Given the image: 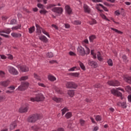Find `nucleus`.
<instances>
[{
	"label": "nucleus",
	"mask_w": 131,
	"mask_h": 131,
	"mask_svg": "<svg viewBox=\"0 0 131 131\" xmlns=\"http://www.w3.org/2000/svg\"><path fill=\"white\" fill-rule=\"evenodd\" d=\"M68 95H69L70 97H73L74 96V91L72 90H69L68 92Z\"/></svg>",
	"instance_id": "36"
},
{
	"label": "nucleus",
	"mask_w": 131,
	"mask_h": 131,
	"mask_svg": "<svg viewBox=\"0 0 131 131\" xmlns=\"http://www.w3.org/2000/svg\"><path fill=\"white\" fill-rule=\"evenodd\" d=\"M31 129L34 131H40V129H42V127L40 129L38 126L35 125L31 127Z\"/></svg>",
	"instance_id": "22"
},
{
	"label": "nucleus",
	"mask_w": 131,
	"mask_h": 131,
	"mask_svg": "<svg viewBox=\"0 0 131 131\" xmlns=\"http://www.w3.org/2000/svg\"><path fill=\"white\" fill-rule=\"evenodd\" d=\"M90 53V48H88L87 47H85V55H89Z\"/></svg>",
	"instance_id": "47"
},
{
	"label": "nucleus",
	"mask_w": 131,
	"mask_h": 131,
	"mask_svg": "<svg viewBox=\"0 0 131 131\" xmlns=\"http://www.w3.org/2000/svg\"><path fill=\"white\" fill-rule=\"evenodd\" d=\"M28 111V106H23L19 109L20 113H25Z\"/></svg>",
	"instance_id": "14"
},
{
	"label": "nucleus",
	"mask_w": 131,
	"mask_h": 131,
	"mask_svg": "<svg viewBox=\"0 0 131 131\" xmlns=\"http://www.w3.org/2000/svg\"><path fill=\"white\" fill-rule=\"evenodd\" d=\"M39 38L40 40L43 41L44 42H47V41H48V38L44 35L40 36Z\"/></svg>",
	"instance_id": "23"
},
{
	"label": "nucleus",
	"mask_w": 131,
	"mask_h": 131,
	"mask_svg": "<svg viewBox=\"0 0 131 131\" xmlns=\"http://www.w3.org/2000/svg\"><path fill=\"white\" fill-rule=\"evenodd\" d=\"M96 35H92L90 36L89 37V40H90V42H93V41H94V40H95V39H96Z\"/></svg>",
	"instance_id": "26"
},
{
	"label": "nucleus",
	"mask_w": 131,
	"mask_h": 131,
	"mask_svg": "<svg viewBox=\"0 0 131 131\" xmlns=\"http://www.w3.org/2000/svg\"><path fill=\"white\" fill-rule=\"evenodd\" d=\"M53 100L55 101V102H56V103H60V102L62 101V99L56 97H53Z\"/></svg>",
	"instance_id": "24"
},
{
	"label": "nucleus",
	"mask_w": 131,
	"mask_h": 131,
	"mask_svg": "<svg viewBox=\"0 0 131 131\" xmlns=\"http://www.w3.org/2000/svg\"><path fill=\"white\" fill-rule=\"evenodd\" d=\"M122 58L123 62H124L125 63H127V62H128V60H127V57H126L125 55H123Z\"/></svg>",
	"instance_id": "43"
},
{
	"label": "nucleus",
	"mask_w": 131,
	"mask_h": 131,
	"mask_svg": "<svg viewBox=\"0 0 131 131\" xmlns=\"http://www.w3.org/2000/svg\"><path fill=\"white\" fill-rule=\"evenodd\" d=\"M72 116V113L71 112H68L65 115V117L67 118V119H69Z\"/></svg>",
	"instance_id": "34"
},
{
	"label": "nucleus",
	"mask_w": 131,
	"mask_h": 131,
	"mask_svg": "<svg viewBox=\"0 0 131 131\" xmlns=\"http://www.w3.org/2000/svg\"><path fill=\"white\" fill-rule=\"evenodd\" d=\"M67 111H68V109L66 107H64L63 109L61 110L62 115H64V114L67 112Z\"/></svg>",
	"instance_id": "48"
},
{
	"label": "nucleus",
	"mask_w": 131,
	"mask_h": 131,
	"mask_svg": "<svg viewBox=\"0 0 131 131\" xmlns=\"http://www.w3.org/2000/svg\"><path fill=\"white\" fill-rule=\"evenodd\" d=\"M8 58L9 60H13V55L11 54H8Z\"/></svg>",
	"instance_id": "59"
},
{
	"label": "nucleus",
	"mask_w": 131,
	"mask_h": 131,
	"mask_svg": "<svg viewBox=\"0 0 131 131\" xmlns=\"http://www.w3.org/2000/svg\"><path fill=\"white\" fill-rule=\"evenodd\" d=\"M7 68L10 74H12L13 75H18V74H19V72L15 68L12 66H8Z\"/></svg>",
	"instance_id": "5"
},
{
	"label": "nucleus",
	"mask_w": 131,
	"mask_h": 131,
	"mask_svg": "<svg viewBox=\"0 0 131 131\" xmlns=\"http://www.w3.org/2000/svg\"><path fill=\"white\" fill-rule=\"evenodd\" d=\"M79 64L80 67L81 68V69H82V70H85V67H84L83 63H82L81 62H79Z\"/></svg>",
	"instance_id": "42"
},
{
	"label": "nucleus",
	"mask_w": 131,
	"mask_h": 131,
	"mask_svg": "<svg viewBox=\"0 0 131 131\" xmlns=\"http://www.w3.org/2000/svg\"><path fill=\"white\" fill-rule=\"evenodd\" d=\"M89 64L92 67H94V68H96L98 66V63H97V62L94 61H89Z\"/></svg>",
	"instance_id": "17"
},
{
	"label": "nucleus",
	"mask_w": 131,
	"mask_h": 131,
	"mask_svg": "<svg viewBox=\"0 0 131 131\" xmlns=\"http://www.w3.org/2000/svg\"><path fill=\"white\" fill-rule=\"evenodd\" d=\"M127 98H128V102H131V95H129Z\"/></svg>",
	"instance_id": "64"
},
{
	"label": "nucleus",
	"mask_w": 131,
	"mask_h": 131,
	"mask_svg": "<svg viewBox=\"0 0 131 131\" xmlns=\"http://www.w3.org/2000/svg\"><path fill=\"white\" fill-rule=\"evenodd\" d=\"M80 123L81 125L83 126L84 125V123H85V121L82 119H80Z\"/></svg>",
	"instance_id": "56"
},
{
	"label": "nucleus",
	"mask_w": 131,
	"mask_h": 131,
	"mask_svg": "<svg viewBox=\"0 0 131 131\" xmlns=\"http://www.w3.org/2000/svg\"><path fill=\"white\" fill-rule=\"evenodd\" d=\"M89 24L90 25H94L95 24H97V21L95 19H92V20L89 22Z\"/></svg>",
	"instance_id": "44"
},
{
	"label": "nucleus",
	"mask_w": 131,
	"mask_h": 131,
	"mask_svg": "<svg viewBox=\"0 0 131 131\" xmlns=\"http://www.w3.org/2000/svg\"><path fill=\"white\" fill-rule=\"evenodd\" d=\"M70 75L71 76H74V77H78L79 74L78 73H70Z\"/></svg>",
	"instance_id": "32"
},
{
	"label": "nucleus",
	"mask_w": 131,
	"mask_h": 131,
	"mask_svg": "<svg viewBox=\"0 0 131 131\" xmlns=\"http://www.w3.org/2000/svg\"><path fill=\"white\" fill-rule=\"evenodd\" d=\"M107 64H108L109 66H113V61H112V59H108L107 60Z\"/></svg>",
	"instance_id": "46"
},
{
	"label": "nucleus",
	"mask_w": 131,
	"mask_h": 131,
	"mask_svg": "<svg viewBox=\"0 0 131 131\" xmlns=\"http://www.w3.org/2000/svg\"><path fill=\"white\" fill-rule=\"evenodd\" d=\"M66 86L67 89H76L77 85L73 82H67Z\"/></svg>",
	"instance_id": "6"
},
{
	"label": "nucleus",
	"mask_w": 131,
	"mask_h": 131,
	"mask_svg": "<svg viewBox=\"0 0 131 131\" xmlns=\"http://www.w3.org/2000/svg\"><path fill=\"white\" fill-rule=\"evenodd\" d=\"M72 23L74 25H80L81 24V21L80 20H74V21H72Z\"/></svg>",
	"instance_id": "31"
},
{
	"label": "nucleus",
	"mask_w": 131,
	"mask_h": 131,
	"mask_svg": "<svg viewBox=\"0 0 131 131\" xmlns=\"http://www.w3.org/2000/svg\"><path fill=\"white\" fill-rule=\"evenodd\" d=\"M38 8H39L40 9H43V5L41 4H37Z\"/></svg>",
	"instance_id": "58"
},
{
	"label": "nucleus",
	"mask_w": 131,
	"mask_h": 131,
	"mask_svg": "<svg viewBox=\"0 0 131 131\" xmlns=\"http://www.w3.org/2000/svg\"><path fill=\"white\" fill-rule=\"evenodd\" d=\"M125 91L129 94H131V88L129 86H127L125 88Z\"/></svg>",
	"instance_id": "41"
},
{
	"label": "nucleus",
	"mask_w": 131,
	"mask_h": 131,
	"mask_svg": "<svg viewBox=\"0 0 131 131\" xmlns=\"http://www.w3.org/2000/svg\"><path fill=\"white\" fill-rule=\"evenodd\" d=\"M111 93L114 95V96H118V97H121V96H122V94L117 90L113 89L111 90Z\"/></svg>",
	"instance_id": "11"
},
{
	"label": "nucleus",
	"mask_w": 131,
	"mask_h": 131,
	"mask_svg": "<svg viewBox=\"0 0 131 131\" xmlns=\"http://www.w3.org/2000/svg\"><path fill=\"white\" fill-rule=\"evenodd\" d=\"M11 29L10 28L5 29L4 30H0V35H1V36H4V37L8 38L9 35H6L3 33H6V34H10V33H11Z\"/></svg>",
	"instance_id": "3"
},
{
	"label": "nucleus",
	"mask_w": 131,
	"mask_h": 131,
	"mask_svg": "<svg viewBox=\"0 0 131 131\" xmlns=\"http://www.w3.org/2000/svg\"><path fill=\"white\" fill-rule=\"evenodd\" d=\"M107 83L109 85H112L113 86H118V85H119L120 84L119 82L115 80L109 81L108 82H107Z\"/></svg>",
	"instance_id": "8"
},
{
	"label": "nucleus",
	"mask_w": 131,
	"mask_h": 131,
	"mask_svg": "<svg viewBox=\"0 0 131 131\" xmlns=\"http://www.w3.org/2000/svg\"><path fill=\"white\" fill-rule=\"evenodd\" d=\"M124 80L128 83H131V77L125 76L124 77Z\"/></svg>",
	"instance_id": "21"
},
{
	"label": "nucleus",
	"mask_w": 131,
	"mask_h": 131,
	"mask_svg": "<svg viewBox=\"0 0 131 131\" xmlns=\"http://www.w3.org/2000/svg\"><path fill=\"white\" fill-rule=\"evenodd\" d=\"M55 90L58 94H63V90L59 88H56Z\"/></svg>",
	"instance_id": "37"
},
{
	"label": "nucleus",
	"mask_w": 131,
	"mask_h": 131,
	"mask_svg": "<svg viewBox=\"0 0 131 131\" xmlns=\"http://www.w3.org/2000/svg\"><path fill=\"white\" fill-rule=\"evenodd\" d=\"M78 53L81 56H84L85 55V51H84V48L81 47H79L77 49Z\"/></svg>",
	"instance_id": "9"
},
{
	"label": "nucleus",
	"mask_w": 131,
	"mask_h": 131,
	"mask_svg": "<svg viewBox=\"0 0 131 131\" xmlns=\"http://www.w3.org/2000/svg\"><path fill=\"white\" fill-rule=\"evenodd\" d=\"M111 29H112V30H113V31H115V32H116V33H118V34H122V32L119 31L116 29L111 28Z\"/></svg>",
	"instance_id": "33"
},
{
	"label": "nucleus",
	"mask_w": 131,
	"mask_h": 131,
	"mask_svg": "<svg viewBox=\"0 0 131 131\" xmlns=\"http://www.w3.org/2000/svg\"><path fill=\"white\" fill-rule=\"evenodd\" d=\"M35 30V27L34 26L30 27V28H29V33L30 34L33 33Z\"/></svg>",
	"instance_id": "29"
},
{
	"label": "nucleus",
	"mask_w": 131,
	"mask_h": 131,
	"mask_svg": "<svg viewBox=\"0 0 131 131\" xmlns=\"http://www.w3.org/2000/svg\"><path fill=\"white\" fill-rule=\"evenodd\" d=\"M118 106H119V107H121L122 108H123L124 109H125L126 107H127V105H126V102L123 101L122 102H119L117 103Z\"/></svg>",
	"instance_id": "13"
},
{
	"label": "nucleus",
	"mask_w": 131,
	"mask_h": 131,
	"mask_svg": "<svg viewBox=\"0 0 131 131\" xmlns=\"http://www.w3.org/2000/svg\"><path fill=\"white\" fill-rule=\"evenodd\" d=\"M76 69V67H73L69 70V71H74Z\"/></svg>",
	"instance_id": "62"
},
{
	"label": "nucleus",
	"mask_w": 131,
	"mask_h": 131,
	"mask_svg": "<svg viewBox=\"0 0 131 131\" xmlns=\"http://www.w3.org/2000/svg\"><path fill=\"white\" fill-rule=\"evenodd\" d=\"M65 26V28L68 29V28H70V25L68 24H66L64 25Z\"/></svg>",
	"instance_id": "63"
},
{
	"label": "nucleus",
	"mask_w": 131,
	"mask_h": 131,
	"mask_svg": "<svg viewBox=\"0 0 131 131\" xmlns=\"http://www.w3.org/2000/svg\"><path fill=\"white\" fill-rule=\"evenodd\" d=\"M17 127V123L16 122H13L10 124V129H14Z\"/></svg>",
	"instance_id": "25"
},
{
	"label": "nucleus",
	"mask_w": 131,
	"mask_h": 131,
	"mask_svg": "<svg viewBox=\"0 0 131 131\" xmlns=\"http://www.w3.org/2000/svg\"><path fill=\"white\" fill-rule=\"evenodd\" d=\"M17 23V20L15 19H11L9 21L8 23L10 24V25H14V24H16Z\"/></svg>",
	"instance_id": "27"
},
{
	"label": "nucleus",
	"mask_w": 131,
	"mask_h": 131,
	"mask_svg": "<svg viewBox=\"0 0 131 131\" xmlns=\"http://www.w3.org/2000/svg\"><path fill=\"white\" fill-rule=\"evenodd\" d=\"M66 11L69 14V15H71V14H72V9L70 8V6L69 5H66L65 7Z\"/></svg>",
	"instance_id": "18"
},
{
	"label": "nucleus",
	"mask_w": 131,
	"mask_h": 131,
	"mask_svg": "<svg viewBox=\"0 0 131 131\" xmlns=\"http://www.w3.org/2000/svg\"><path fill=\"white\" fill-rule=\"evenodd\" d=\"M8 18H9V17L7 16H2V20H3L4 21H5V20H7Z\"/></svg>",
	"instance_id": "60"
},
{
	"label": "nucleus",
	"mask_w": 131,
	"mask_h": 131,
	"mask_svg": "<svg viewBox=\"0 0 131 131\" xmlns=\"http://www.w3.org/2000/svg\"><path fill=\"white\" fill-rule=\"evenodd\" d=\"M40 14H47V13H48V11L47 10H46V9H42L41 10H40L39 11Z\"/></svg>",
	"instance_id": "50"
},
{
	"label": "nucleus",
	"mask_w": 131,
	"mask_h": 131,
	"mask_svg": "<svg viewBox=\"0 0 131 131\" xmlns=\"http://www.w3.org/2000/svg\"><path fill=\"white\" fill-rule=\"evenodd\" d=\"M10 84V80H7L6 81H2L0 82V85H2L4 88H7L8 85Z\"/></svg>",
	"instance_id": "12"
},
{
	"label": "nucleus",
	"mask_w": 131,
	"mask_h": 131,
	"mask_svg": "<svg viewBox=\"0 0 131 131\" xmlns=\"http://www.w3.org/2000/svg\"><path fill=\"white\" fill-rule=\"evenodd\" d=\"M91 55H92V56H93V58L94 59H96V58H97V56L96 55V54H95V53H94V50H91Z\"/></svg>",
	"instance_id": "54"
},
{
	"label": "nucleus",
	"mask_w": 131,
	"mask_h": 131,
	"mask_svg": "<svg viewBox=\"0 0 131 131\" xmlns=\"http://www.w3.org/2000/svg\"><path fill=\"white\" fill-rule=\"evenodd\" d=\"M98 5L99 6H100V7H101V8H102V9H103V10H104L106 12H108V9H107V8L103 6V5L101 4H99Z\"/></svg>",
	"instance_id": "53"
},
{
	"label": "nucleus",
	"mask_w": 131,
	"mask_h": 131,
	"mask_svg": "<svg viewBox=\"0 0 131 131\" xmlns=\"http://www.w3.org/2000/svg\"><path fill=\"white\" fill-rule=\"evenodd\" d=\"M11 29L12 30H18V29H21V25H18L16 26L13 27Z\"/></svg>",
	"instance_id": "28"
},
{
	"label": "nucleus",
	"mask_w": 131,
	"mask_h": 131,
	"mask_svg": "<svg viewBox=\"0 0 131 131\" xmlns=\"http://www.w3.org/2000/svg\"><path fill=\"white\" fill-rule=\"evenodd\" d=\"M83 9L85 13H87L88 14H90V13H91V8H90V7L87 5L84 4L83 5Z\"/></svg>",
	"instance_id": "15"
},
{
	"label": "nucleus",
	"mask_w": 131,
	"mask_h": 131,
	"mask_svg": "<svg viewBox=\"0 0 131 131\" xmlns=\"http://www.w3.org/2000/svg\"><path fill=\"white\" fill-rule=\"evenodd\" d=\"M34 78H35L36 79H37L38 80H40V77H39V76H38L37 74L34 73Z\"/></svg>",
	"instance_id": "52"
},
{
	"label": "nucleus",
	"mask_w": 131,
	"mask_h": 131,
	"mask_svg": "<svg viewBox=\"0 0 131 131\" xmlns=\"http://www.w3.org/2000/svg\"><path fill=\"white\" fill-rule=\"evenodd\" d=\"M38 84L39 85V86H42V88H46L45 84L42 83H38Z\"/></svg>",
	"instance_id": "61"
},
{
	"label": "nucleus",
	"mask_w": 131,
	"mask_h": 131,
	"mask_svg": "<svg viewBox=\"0 0 131 131\" xmlns=\"http://www.w3.org/2000/svg\"><path fill=\"white\" fill-rule=\"evenodd\" d=\"M42 32L43 33V34H45V35H47L48 37H50V35L49 34V33L46 31V30L42 29Z\"/></svg>",
	"instance_id": "51"
},
{
	"label": "nucleus",
	"mask_w": 131,
	"mask_h": 131,
	"mask_svg": "<svg viewBox=\"0 0 131 131\" xmlns=\"http://www.w3.org/2000/svg\"><path fill=\"white\" fill-rule=\"evenodd\" d=\"M52 12L54 13H57L58 14H61L63 12V9L61 7H55L52 9Z\"/></svg>",
	"instance_id": "10"
},
{
	"label": "nucleus",
	"mask_w": 131,
	"mask_h": 131,
	"mask_svg": "<svg viewBox=\"0 0 131 131\" xmlns=\"http://www.w3.org/2000/svg\"><path fill=\"white\" fill-rule=\"evenodd\" d=\"M29 86V83L28 82H23L21 83L19 86L18 87V91H25L27 88Z\"/></svg>",
	"instance_id": "4"
},
{
	"label": "nucleus",
	"mask_w": 131,
	"mask_h": 131,
	"mask_svg": "<svg viewBox=\"0 0 131 131\" xmlns=\"http://www.w3.org/2000/svg\"><path fill=\"white\" fill-rule=\"evenodd\" d=\"M40 119V116L39 114L33 115L32 116H30L28 120L29 122H35L36 120Z\"/></svg>",
	"instance_id": "2"
},
{
	"label": "nucleus",
	"mask_w": 131,
	"mask_h": 131,
	"mask_svg": "<svg viewBox=\"0 0 131 131\" xmlns=\"http://www.w3.org/2000/svg\"><path fill=\"white\" fill-rule=\"evenodd\" d=\"M95 120L96 121H101L102 120V117L100 115H97L95 116Z\"/></svg>",
	"instance_id": "38"
},
{
	"label": "nucleus",
	"mask_w": 131,
	"mask_h": 131,
	"mask_svg": "<svg viewBox=\"0 0 131 131\" xmlns=\"http://www.w3.org/2000/svg\"><path fill=\"white\" fill-rule=\"evenodd\" d=\"M43 100H45V97L41 94L36 95L35 98L30 97L29 99V101H31V102H39V101H43Z\"/></svg>",
	"instance_id": "1"
},
{
	"label": "nucleus",
	"mask_w": 131,
	"mask_h": 131,
	"mask_svg": "<svg viewBox=\"0 0 131 131\" xmlns=\"http://www.w3.org/2000/svg\"><path fill=\"white\" fill-rule=\"evenodd\" d=\"M47 58H53L54 57V54L52 52H49L47 54Z\"/></svg>",
	"instance_id": "40"
},
{
	"label": "nucleus",
	"mask_w": 131,
	"mask_h": 131,
	"mask_svg": "<svg viewBox=\"0 0 131 131\" xmlns=\"http://www.w3.org/2000/svg\"><path fill=\"white\" fill-rule=\"evenodd\" d=\"M11 36L12 37H14V38H17L19 37H21L22 36V35L20 33H15V32H13L11 34Z\"/></svg>",
	"instance_id": "16"
},
{
	"label": "nucleus",
	"mask_w": 131,
	"mask_h": 131,
	"mask_svg": "<svg viewBox=\"0 0 131 131\" xmlns=\"http://www.w3.org/2000/svg\"><path fill=\"white\" fill-rule=\"evenodd\" d=\"M121 13V12H120V10H118L115 11V15H116V16H118L119 17V16L120 15V13Z\"/></svg>",
	"instance_id": "49"
},
{
	"label": "nucleus",
	"mask_w": 131,
	"mask_h": 131,
	"mask_svg": "<svg viewBox=\"0 0 131 131\" xmlns=\"http://www.w3.org/2000/svg\"><path fill=\"white\" fill-rule=\"evenodd\" d=\"M35 26L36 27L37 33H38V34H40L43 29H42L38 24H36Z\"/></svg>",
	"instance_id": "19"
},
{
	"label": "nucleus",
	"mask_w": 131,
	"mask_h": 131,
	"mask_svg": "<svg viewBox=\"0 0 131 131\" xmlns=\"http://www.w3.org/2000/svg\"><path fill=\"white\" fill-rule=\"evenodd\" d=\"M8 89L9 90L10 92H12V93H14V91H15V89H16V86L14 85H11L10 86L8 87Z\"/></svg>",
	"instance_id": "30"
},
{
	"label": "nucleus",
	"mask_w": 131,
	"mask_h": 131,
	"mask_svg": "<svg viewBox=\"0 0 131 131\" xmlns=\"http://www.w3.org/2000/svg\"><path fill=\"white\" fill-rule=\"evenodd\" d=\"M27 79H28V76H22L20 78L19 81H22V80H27Z\"/></svg>",
	"instance_id": "39"
},
{
	"label": "nucleus",
	"mask_w": 131,
	"mask_h": 131,
	"mask_svg": "<svg viewBox=\"0 0 131 131\" xmlns=\"http://www.w3.org/2000/svg\"><path fill=\"white\" fill-rule=\"evenodd\" d=\"M100 16L101 17H102V18H103V19H104L105 20H107V21H109V19H108V18H107V17H106V16L103 14H100Z\"/></svg>",
	"instance_id": "55"
},
{
	"label": "nucleus",
	"mask_w": 131,
	"mask_h": 131,
	"mask_svg": "<svg viewBox=\"0 0 131 131\" xmlns=\"http://www.w3.org/2000/svg\"><path fill=\"white\" fill-rule=\"evenodd\" d=\"M93 3H102L103 0H92Z\"/></svg>",
	"instance_id": "57"
},
{
	"label": "nucleus",
	"mask_w": 131,
	"mask_h": 131,
	"mask_svg": "<svg viewBox=\"0 0 131 131\" xmlns=\"http://www.w3.org/2000/svg\"><path fill=\"white\" fill-rule=\"evenodd\" d=\"M17 68L22 72H27L29 71V68L26 66L18 64L17 66Z\"/></svg>",
	"instance_id": "7"
},
{
	"label": "nucleus",
	"mask_w": 131,
	"mask_h": 131,
	"mask_svg": "<svg viewBox=\"0 0 131 131\" xmlns=\"http://www.w3.org/2000/svg\"><path fill=\"white\" fill-rule=\"evenodd\" d=\"M6 75V74L5 73V72L3 71H0V77H2V78H4Z\"/></svg>",
	"instance_id": "45"
},
{
	"label": "nucleus",
	"mask_w": 131,
	"mask_h": 131,
	"mask_svg": "<svg viewBox=\"0 0 131 131\" xmlns=\"http://www.w3.org/2000/svg\"><path fill=\"white\" fill-rule=\"evenodd\" d=\"M48 78L49 80H50V81H52V82L55 81V80H56V79H57V78L55 76H53V75H51V74L48 75Z\"/></svg>",
	"instance_id": "20"
},
{
	"label": "nucleus",
	"mask_w": 131,
	"mask_h": 131,
	"mask_svg": "<svg viewBox=\"0 0 131 131\" xmlns=\"http://www.w3.org/2000/svg\"><path fill=\"white\" fill-rule=\"evenodd\" d=\"M97 58L99 61H102L103 60V57H102V55H101V53L99 52L97 53Z\"/></svg>",
	"instance_id": "35"
}]
</instances>
